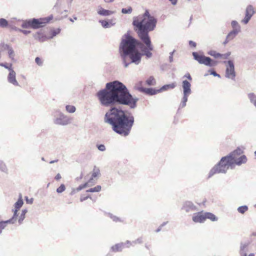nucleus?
Listing matches in <instances>:
<instances>
[{"mask_svg":"<svg viewBox=\"0 0 256 256\" xmlns=\"http://www.w3.org/2000/svg\"><path fill=\"white\" fill-rule=\"evenodd\" d=\"M157 20L151 16L148 10L142 15L140 20H134L132 25L139 40L128 33L123 36L119 46V53L124 68L134 64L138 65L141 62L142 58L145 56L150 58L152 56L154 50L149 32L154 30Z\"/></svg>","mask_w":256,"mask_h":256,"instance_id":"f257e3e1","label":"nucleus"},{"mask_svg":"<svg viewBox=\"0 0 256 256\" xmlns=\"http://www.w3.org/2000/svg\"><path fill=\"white\" fill-rule=\"evenodd\" d=\"M96 96L100 104L106 106L118 104L134 108L138 100L132 96L124 84L117 80L106 83V88L98 91Z\"/></svg>","mask_w":256,"mask_h":256,"instance_id":"f03ea898","label":"nucleus"},{"mask_svg":"<svg viewBox=\"0 0 256 256\" xmlns=\"http://www.w3.org/2000/svg\"><path fill=\"white\" fill-rule=\"evenodd\" d=\"M104 121L112 126L116 133L126 136L130 132L134 118L132 113H106Z\"/></svg>","mask_w":256,"mask_h":256,"instance_id":"7ed1b4c3","label":"nucleus"},{"mask_svg":"<svg viewBox=\"0 0 256 256\" xmlns=\"http://www.w3.org/2000/svg\"><path fill=\"white\" fill-rule=\"evenodd\" d=\"M231 161L232 164H230L226 161L221 164L220 166H216V165H215L210 171L208 178H211L216 174H226L230 168H232L234 164L240 166L242 164H246L248 161V158L246 156L243 154L239 157L238 156L235 158L232 159Z\"/></svg>","mask_w":256,"mask_h":256,"instance_id":"20e7f679","label":"nucleus"},{"mask_svg":"<svg viewBox=\"0 0 256 256\" xmlns=\"http://www.w3.org/2000/svg\"><path fill=\"white\" fill-rule=\"evenodd\" d=\"M191 84L187 80H184L182 82V88L183 89V96L180 104V108H184L186 106L188 96L191 94Z\"/></svg>","mask_w":256,"mask_h":256,"instance_id":"39448f33","label":"nucleus"},{"mask_svg":"<svg viewBox=\"0 0 256 256\" xmlns=\"http://www.w3.org/2000/svg\"><path fill=\"white\" fill-rule=\"evenodd\" d=\"M242 153L243 150L240 148H237L235 150L226 156L222 157L219 162L216 165V166H220V165H221V164L226 161H227L229 164H232V159L236 158V157L240 156Z\"/></svg>","mask_w":256,"mask_h":256,"instance_id":"423d86ee","label":"nucleus"},{"mask_svg":"<svg viewBox=\"0 0 256 256\" xmlns=\"http://www.w3.org/2000/svg\"><path fill=\"white\" fill-rule=\"evenodd\" d=\"M224 63L226 64V66L225 76L228 78L234 80L236 72H235L234 62L232 60H228L224 61Z\"/></svg>","mask_w":256,"mask_h":256,"instance_id":"0eeeda50","label":"nucleus"},{"mask_svg":"<svg viewBox=\"0 0 256 256\" xmlns=\"http://www.w3.org/2000/svg\"><path fill=\"white\" fill-rule=\"evenodd\" d=\"M52 18L53 16L52 15L48 17L40 18H32V28L36 30L44 27L46 24L48 23Z\"/></svg>","mask_w":256,"mask_h":256,"instance_id":"6e6552de","label":"nucleus"},{"mask_svg":"<svg viewBox=\"0 0 256 256\" xmlns=\"http://www.w3.org/2000/svg\"><path fill=\"white\" fill-rule=\"evenodd\" d=\"M53 122L56 124L65 126L70 124L72 122V119L70 117L63 113H58V114L54 116Z\"/></svg>","mask_w":256,"mask_h":256,"instance_id":"1a4fd4ad","label":"nucleus"},{"mask_svg":"<svg viewBox=\"0 0 256 256\" xmlns=\"http://www.w3.org/2000/svg\"><path fill=\"white\" fill-rule=\"evenodd\" d=\"M256 12L254 6L252 5H248L246 10L245 16L242 20V22L244 24H247L252 16Z\"/></svg>","mask_w":256,"mask_h":256,"instance_id":"9d476101","label":"nucleus"},{"mask_svg":"<svg viewBox=\"0 0 256 256\" xmlns=\"http://www.w3.org/2000/svg\"><path fill=\"white\" fill-rule=\"evenodd\" d=\"M136 90L141 92H143L149 96H153L160 92L158 90L152 88H146L142 86H138L136 88Z\"/></svg>","mask_w":256,"mask_h":256,"instance_id":"9b49d317","label":"nucleus"},{"mask_svg":"<svg viewBox=\"0 0 256 256\" xmlns=\"http://www.w3.org/2000/svg\"><path fill=\"white\" fill-rule=\"evenodd\" d=\"M182 210H184L186 212L188 213L196 210V206L194 205L192 202L186 201L184 203Z\"/></svg>","mask_w":256,"mask_h":256,"instance_id":"f8f14e48","label":"nucleus"},{"mask_svg":"<svg viewBox=\"0 0 256 256\" xmlns=\"http://www.w3.org/2000/svg\"><path fill=\"white\" fill-rule=\"evenodd\" d=\"M192 220L196 223L204 222L206 221L204 212H200L194 214Z\"/></svg>","mask_w":256,"mask_h":256,"instance_id":"ddd939ff","label":"nucleus"},{"mask_svg":"<svg viewBox=\"0 0 256 256\" xmlns=\"http://www.w3.org/2000/svg\"><path fill=\"white\" fill-rule=\"evenodd\" d=\"M202 62H200V64H204L206 66L210 67L216 66L218 64L217 62L213 60L210 58L206 56L202 58Z\"/></svg>","mask_w":256,"mask_h":256,"instance_id":"4468645a","label":"nucleus"},{"mask_svg":"<svg viewBox=\"0 0 256 256\" xmlns=\"http://www.w3.org/2000/svg\"><path fill=\"white\" fill-rule=\"evenodd\" d=\"M16 72L14 70H12L9 72V74L8 76V80L10 83L13 85L18 86V83L16 80Z\"/></svg>","mask_w":256,"mask_h":256,"instance_id":"2eb2a0df","label":"nucleus"},{"mask_svg":"<svg viewBox=\"0 0 256 256\" xmlns=\"http://www.w3.org/2000/svg\"><path fill=\"white\" fill-rule=\"evenodd\" d=\"M250 243L248 242H241L240 243L239 254L240 256H245L247 254L248 251V247Z\"/></svg>","mask_w":256,"mask_h":256,"instance_id":"dca6fc26","label":"nucleus"},{"mask_svg":"<svg viewBox=\"0 0 256 256\" xmlns=\"http://www.w3.org/2000/svg\"><path fill=\"white\" fill-rule=\"evenodd\" d=\"M116 19H110L106 20H100L99 22L101 24L104 28H110L114 26L116 24Z\"/></svg>","mask_w":256,"mask_h":256,"instance_id":"f3484780","label":"nucleus"},{"mask_svg":"<svg viewBox=\"0 0 256 256\" xmlns=\"http://www.w3.org/2000/svg\"><path fill=\"white\" fill-rule=\"evenodd\" d=\"M33 37L36 40L40 42H44L46 41L48 38L41 32H38L33 34Z\"/></svg>","mask_w":256,"mask_h":256,"instance_id":"a211bd4d","label":"nucleus"},{"mask_svg":"<svg viewBox=\"0 0 256 256\" xmlns=\"http://www.w3.org/2000/svg\"><path fill=\"white\" fill-rule=\"evenodd\" d=\"M114 13H115L114 11L106 10V9L103 8L101 6L98 7V14L99 15L102 16H108Z\"/></svg>","mask_w":256,"mask_h":256,"instance_id":"6ab92c4d","label":"nucleus"},{"mask_svg":"<svg viewBox=\"0 0 256 256\" xmlns=\"http://www.w3.org/2000/svg\"><path fill=\"white\" fill-rule=\"evenodd\" d=\"M125 245L126 244H124V242L116 244L115 245L112 246L110 249L112 251L114 252H121L125 246Z\"/></svg>","mask_w":256,"mask_h":256,"instance_id":"aec40b11","label":"nucleus"},{"mask_svg":"<svg viewBox=\"0 0 256 256\" xmlns=\"http://www.w3.org/2000/svg\"><path fill=\"white\" fill-rule=\"evenodd\" d=\"M15 221L12 218L7 220H1L0 221V234L2 232V230H4L6 226L8 224H14Z\"/></svg>","mask_w":256,"mask_h":256,"instance_id":"412c9836","label":"nucleus"},{"mask_svg":"<svg viewBox=\"0 0 256 256\" xmlns=\"http://www.w3.org/2000/svg\"><path fill=\"white\" fill-rule=\"evenodd\" d=\"M21 26L24 28H32V18L23 20Z\"/></svg>","mask_w":256,"mask_h":256,"instance_id":"4be33fe9","label":"nucleus"},{"mask_svg":"<svg viewBox=\"0 0 256 256\" xmlns=\"http://www.w3.org/2000/svg\"><path fill=\"white\" fill-rule=\"evenodd\" d=\"M205 220L209 219L212 222H216L218 220V217H216L214 214L210 212H204Z\"/></svg>","mask_w":256,"mask_h":256,"instance_id":"5701e85b","label":"nucleus"},{"mask_svg":"<svg viewBox=\"0 0 256 256\" xmlns=\"http://www.w3.org/2000/svg\"><path fill=\"white\" fill-rule=\"evenodd\" d=\"M176 87V84L174 83H172L170 84H165L162 86L160 89H158V91L160 92L169 89H173Z\"/></svg>","mask_w":256,"mask_h":256,"instance_id":"b1692460","label":"nucleus"},{"mask_svg":"<svg viewBox=\"0 0 256 256\" xmlns=\"http://www.w3.org/2000/svg\"><path fill=\"white\" fill-rule=\"evenodd\" d=\"M24 204V201L22 199V195L20 194L19 198L17 202L14 204V210H19Z\"/></svg>","mask_w":256,"mask_h":256,"instance_id":"393cba45","label":"nucleus"},{"mask_svg":"<svg viewBox=\"0 0 256 256\" xmlns=\"http://www.w3.org/2000/svg\"><path fill=\"white\" fill-rule=\"evenodd\" d=\"M192 54L194 56V60L198 62L199 64L200 62H202V60L205 56L204 55L200 54L196 52H192Z\"/></svg>","mask_w":256,"mask_h":256,"instance_id":"a878e982","label":"nucleus"},{"mask_svg":"<svg viewBox=\"0 0 256 256\" xmlns=\"http://www.w3.org/2000/svg\"><path fill=\"white\" fill-rule=\"evenodd\" d=\"M238 30H233L230 31L226 36L230 40H233L236 36L238 34Z\"/></svg>","mask_w":256,"mask_h":256,"instance_id":"bb28decb","label":"nucleus"},{"mask_svg":"<svg viewBox=\"0 0 256 256\" xmlns=\"http://www.w3.org/2000/svg\"><path fill=\"white\" fill-rule=\"evenodd\" d=\"M248 98L251 103L256 107V95L254 93H250L248 94Z\"/></svg>","mask_w":256,"mask_h":256,"instance_id":"cd10ccee","label":"nucleus"},{"mask_svg":"<svg viewBox=\"0 0 256 256\" xmlns=\"http://www.w3.org/2000/svg\"><path fill=\"white\" fill-rule=\"evenodd\" d=\"M28 212V210L26 209H23L22 211L21 214L18 218V222L20 224H21L24 219L25 218L26 214Z\"/></svg>","mask_w":256,"mask_h":256,"instance_id":"c85d7f7f","label":"nucleus"},{"mask_svg":"<svg viewBox=\"0 0 256 256\" xmlns=\"http://www.w3.org/2000/svg\"><path fill=\"white\" fill-rule=\"evenodd\" d=\"M156 80L152 76H150L146 80V84L149 86H154L156 84Z\"/></svg>","mask_w":256,"mask_h":256,"instance_id":"c756f323","label":"nucleus"},{"mask_svg":"<svg viewBox=\"0 0 256 256\" xmlns=\"http://www.w3.org/2000/svg\"><path fill=\"white\" fill-rule=\"evenodd\" d=\"M92 177H97L99 176L100 175V170L98 168L96 167V166H94L93 169V172L92 173Z\"/></svg>","mask_w":256,"mask_h":256,"instance_id":"7c9ffc66","label":"nucleus"},{"mask_svg":"<svg viewBox=\"0 0 256 256\" xmlns=\"http://www.w3.org/2000/svg\"><path fill=\"white\" fill-rule=\"evenodd\" d=\"M248 206L246 205H244L239 206L238 208V211L241 214H244L248 210Z\"/></svg>","mask_w":256,"mask_h":256,"instance_id":"2f4dec72","label":"nucleus"},{"mask_svg":"<svg viewBox=\"0 0 256 256\" xmlns=\"http://www.w3.org/2000/svg\"><path fill=\"white\" fill-rule=\"evenodd\" d=\"M102 187L98 185L96 186L90 188L86 192H98L101 190Z\"/></svg>","mask_w":256,"mask_h":256,"instance_id":"473e14b6","label":"nucleus"},{"mask_svg":"<svg viewBox=\"0 0 256 256\" xmlns=\"http://www.w3.org/2000/svg\"><path fill=\"white\" fill-rule=\"evenodd\" d=\"M208 54L214 56V58H218L221 56V54L217 52L216 51L213 50L208 52Z\"/></svg>","mask_w":256,"mask_h":256,"instance_id":"72a5a7b5","label":"nucleus"},{"mask_svg":"<svg viewBox=\"0 0 256 256\" xmlns=\"http://www.w3.org/2000/svg\"><path fill=\"white\" fill-rule=\"evenodd\" d=\"M8 26V21L4 18H0V28H6Z\"/></svg>","mask_w":256,"mask_h":256,"instance_id":"f704fd0d","label":"nucleus"},{"mask_svg":"<svg viewBox=\"0 0 256 256\" xmlns=\"http://www.w3.org/2000/svg\"><path fill=\"white\" fill-rule=\"evenodd\" d=\"M0 170L5 173L8 172L7 167L4 162L2 160H0Z\"/></svg>","mask_w":256,"mask_h":256,"instance_id":"c9c22d12","label":"nucleus"},{"mask_svg":"<svg viewBox=\"0 0 256 256\" xmlns=\"http://www.w3.org/2000/svg\"><path fill=\"white\" fill-rule=\"evenodd\" d=\"M0 66L4 67L5 68L8 69L9 72L12 70H14L12 68V64H9L6 62H0Z\"/></svg>","mask_w":256,"mask_h":256,"instance_id":"e433bc0d","label":"nucleus"},{"mask_svg":"<svg viewBox=\"0 0 256 256\" xmlns=\"http://www.w3.org/2000/svg\"><path fill=\"white\" fill-rule=\"evenodd\" d=\"M233 30L238 29V32L240 31V26L238 24V22L236 20H232L231 22Z\"/></svg>","mask_w":256,"mask_h":256,"instance_id":"4c0bfd02","label":"nucleus"},{"mask_svg":"<svg viewBox=\"0 0 256 256\" xmlns=\"http://www.w3.org/2000/svg\"><path fill=\"white\" fill-rule=\"evenodd\" d=\"M8 50V54L9 58L12 60H14V52L12 49V48L11 47Z\"/></svg>","mask_w":256,"mask_h":256,"instance_id":"58836bf2","label":"nucleus"},{"mask_svg":"<svg viewBox=\"0 0 256 256\" xmlns=\"http://www.w3.org/2000/svg\"><path fill=\"white\" fill-rule=\"evenodd\" d=\"M66 109L67 112H75L76 108L74 106L67 105L66 106Z\"/></svg>","mask_w":256,"mask_h":256,"instance_id":"ea45409f","label":"nucleus"},{"mask_svg":"<svg viewBox=\"0 0 256 256\" xmlns=\"http://www.w3.org/2000/svg\"><path fill=\"white\" fill-rule=\"evenodd\" d=\"M108 216L114 222H122L120 218H118V216L113 215L112 214L108 213Z\"/></svg>","mask_w":256,"mask_h":256,"instance_id":"a19ab883","label":"nucleus"},{"mask_svg":"<svg viewBox=\"0 0 256 256\" xmlns=\"http://www.w3.org/2000/svg\"><path fill=\"white\" fill-rule=\"evenodd\" d=\"M60 32V28H57L55 30H52L51 31L52 36L48 38H52L53 37L55 36L56 34H58Z\"/></svg>","mask_w":256,"mask_h":256,"instance_id":"79ce46f5","label":"nucleus"},{"mask_svg":"<svg viewBox=\"0 0 256 256\" xmlns=\"http://www.w3.org/2000/svg\"><path fill=\"white\" fill-rule=\"evenodd\" d=\"M66 190V186L64 184H62L60 186L56 188V192L58 194L64 192Z\"/></svg>","mask_w":256,"mask_h":256,"instance_id":"37998d69","label":"nucleus"},{"mask_svg":"<svg viewBox=\"0 0 256 256\" xmlns=\"http://www.w3.org/2000/svg\"><path fill=\"white\" fill-rule=\"evenodd\" d=\"M132 8L131 6H129L128 8H123L122 10V14H130L132 12Z\"/></svg>","mask_w":256,"mask_h":256,"instance_id":"c03bdc74","label":"nucleus"},{"mask_svg":"<svg viewBox=\"0 0 256 256\" xmlns=\"http://www.w3.org/2000/svg\"><path fill=\"white\" fill-rule=\"evenodd\" d=\"M108 112H127L126 111L123 110H119L116 108V107H111Z\"/></svg>","mask_w":256,"mask_h":256,"instance_id":"a18cd8bd","label":"nucleus"},{"mask_svg":"<svg viewBox=\"0 0 256 256\" xmlns=\"http://www.w3.org/2000/svg\"><path fill=\"white\" fill-rule=\"evenodd\" d=\"M96 146L98 149L101 152H104L106 150L105 146L103 144H97Z\"/></svg>","mask_w":256,"mask_h":256,"instance_id":"49530a36","label":"nucleus"},{"mask_svg":"<svg viewBox=\"0 0 256 256\" xmlns=\"http://www.w3.org/2000/svg\"><path fill=\"white\" fill-rule=\"evenodd\" d=\"M19 210H12V212H14V214L12 218L14 220L15 222L16 221V219H17V217L18 216V211Z\"/></svg>","mask_w":256,"mask_h":256,"instance_id":"de8ad7c7","label":"nucleus"},{"mask_svg":"<svg viewBox=\"0 0 256 256\" xmlns=\"http://www.w3.org/2000/svg\"><path fill=\"white\" fill-rule=\"evenodd\" d=\"M35 62L39 66H42L43 64L42 60L39 57H36V58H35Z\"/></svg>","mask_w":256,"mask_h":256,"instance_id":"09e8293b","label":"nucleus"},{"mask_svg":"<svg viewBox=\"0 0 256 256\" xmlns=\"http://www.w3.org/2000/svg\"><path fill=\"white\" fill-rule=\"evenodd\" d=\"M210 74L214 76H217L218 78H220V74H217L216 72L214 70H208Z\"/></svg>","mask_w":256,"mask_h":256,"instance_id":"8fccbe9b","label":"nucleus"},{"mask_svg":"<svg viewBox=\"0 0 256 256\" xmlns=\"http://www.w3.org/2000/svg\"><path fill=\"white\" fill-rule=\"evenodd\" d=\"M0 44L2 49V51L6 50H8L11 48V46H10L8 44H5L4 43H1Z\"/></svg>","mask_w":256,"mask_h":256,"instance_id":"3c124183","label":"nucleus"},{"mask_svg":"<svg viewBox=\"0 0 256 256\" xmlns=\"http://www.w3.org/2000/svg\"><path fill=\"white\" fill-rule=\"evenodd\" d=\"M181 113H176V114L174 116V122L175 124H176L178 122V119L181 116Z\"/></svg>","mask_w":256,"mask_h":256,"instance_id":"603ef678","label":"nucleus"},{"mask_svg":"<svg viewBox=\"0 0 256 256\" xmlns=\"http://www.w3.org/2000/svg\"><path fill=\"white\" fill-rule=\"evenodd\" d=\"M175 52H176V50H174L172 52L170 53L168 60L170 62H172L174 61L173 55H174V54Z\"/></svg>","mask_w":256,"mask_h":256,"instance_id":"864d4df0","label":"nucleus"},{"mask_svg":"<svg viewBox=\"0 0 256 256\" xmlns=\"http://www.w3.org/2000/svg\"><path fill=\"white\" fill-rule=\"evenodd\" d=\"M88 198H91V196L90 195H88L86 196H85L84 195H81L80 198V201L84 202V201L86 200Z\"/></svg>","mask_w":256,"mask_h":256,"instance_id":"5fc2aeb1","label":"nucleus"},{"mask_svg":"<svg viewBox=\"0 0 256 256\" xmlns=\"http://www.w3.org/2000/svg\"><path fill=\"white\" fill-rule=\"evenodd\" d=\"M230 52H228L227 53L224 54H221L220 58H223L224 59H228V56L230 55Z\"/></svg>","mask_w":256,"mask_h":256,"instance_id":"6e6d98bb","label":"nucleus"},{"mask_svg":"<svg viewBox=\"0 0 256 256\" xmlns=\"http://www.w3.org/2000/svg\"><path fill=\"white\" fill-rule=\"evenodd\" d=\"M25 200L26 201V202L28 204H32L34 200L32 198L28 199V196L25 197Z\"/></svg>","mask_w":256,"mask_h":256,"instance_id":"4d7b16f0","label":"nucleus"},{"mask_svg":"<svg viewBox=\"0 0 256 256\" xmlns=\"http://www.w3.org/2000/svg\"><path fill=\"white\" fill-rule=\"evenodd\" d=\"M188 44L190 46L195 48L196 46V42L192 40H190L188 42Z\"/></svg>","mask_w":256,"mask_h":256,"instance_id":"13d9d810","label":"nucleus"},{"mask_svg":"<svg viewBox=\"0 0 256 256\" xmlns=\"http://www.w3.org/2000/svg\"><path fill=\"white\" fill-rule=\"evenodd\" d=\"M135 242H136L137 244H142L143 242V238L142 237H139L137 239L135 240Z\"/></svg>","mask_w":256,"mask_h":256,"instance_id":"bf43d9fd","label":"nucleus"},{"mask_svg":"<svg viewBox=\"0 0 256 256\" xmlns=\"http://www.w3.org/2000/svg\"><path fill=\"white\" fill-rule=\"evenodd\" d=\"M183 78H187L188 80H190V81H192V78L190 76V74H189V73H186L184 76Z\"/></svg>","mask_w":256,"mask_h":256,"instance_id":"052dcab7","label":"nucleus"},{"mask_svg":"<svg viewBox=\"0 0 256 256\" xmlns=\"http://www.w3.org/2000/svg\"><path fill=\"white\" fill-rule=\"evenodd\" d=\"M20 32H22L24 34L27 35L31 32L30 30H20Z\"/></svg>","mask_w":256,"mask_h":256,"instance_id":"680f3d73","label":"nucleus"},{"mask_svg":"<svg viewBox=\"0 0 256 256\" xmlns=\"http://www.w3.org/2000/svg\"><path fill=\"white\" fill-rule=\"evenodd\" d=\"M10 28L13 30H14L16 31H18L20 32V30L21 29L20 28H18L17 27L15 26H11V25H10L9 26Z\"/></svg>","mask_w":256,"mask_h":256,"instance_id":"e2e57ef3","label":"nucleus"},{"mask_svg":"<svg viewBox=\"0 0 256 256\" xmlns=\"http://www.w3.org/2000/svg\"><path fill=\"white\" fill-rule=\"evenodd\" d=\"M126 244V245L125 246L126 247V248H129L130 245H132V242H130V240H126V242L124 243Z\"/></svg>","mask_w":256,"mask_h":256,"instance_id":"0e129e2a","label":"nucleus"},{"mask_svg":"<svg viewBox=\"0 0 256 256\" xmlns=\"http://www.w3.org/2000/svg\"><path fill=\"white\" fill-rule=\"evenodd\" d=\"M62 178L60 174L58 173L54 177L56 180H58Z\"/></svg>","mask_w":256,"mask_h":256,"instance_id":"69168bd1","label":"nucleus"},{"mask_svg":"<svg viewBox=\"0 0 256 256\" xmlns=\"http://www.w3.org/2000/svg\"><path fill=\"white\" fill-rule=\"evenodd\" d=\"M172 5H176L177 4L178 0H168Z\"/></svg>","mask_w":256,"mask_h":256,"instance_id":"338daca9","label":"nucleus"},{"mask_svg":"<svg viewBox=\"0 0 256 256\" xmlns=\"http://www.w3.org/2000/svg\"><path fill=\"white\" fill-rule=\"evenodd\" d=\"M82 189H84V188H83L82 184H80L76 188V192H78L81 190Z\"/></svg>","mask_w":256,"mask_h":256,"instance_id":"774afa93","label":"nucleus"}]
</instances>
